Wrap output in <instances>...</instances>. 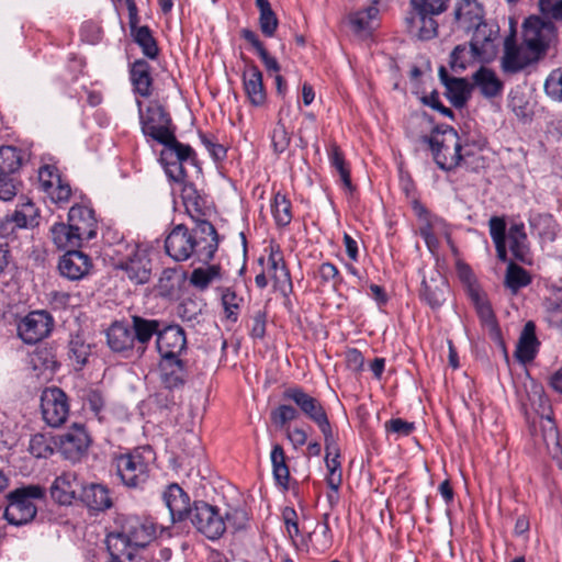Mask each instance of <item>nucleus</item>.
Masks as SVG:
<instances>
[{"label": "nucleus", "mask_w": 562, "mask_h": 562, "mask_svg": "<svg viewBox=\"0 0 562 562\" xmlns=\"http://www.w3.org/2000/svg\"><path fill=\"white\" fill-rule=\"evenodd\" d=\"M544 90L553 100H562V69L551 71L544 82Z\"/></svg>", "instance_id": "680f3d73"}, {"label": "nucleus", "mask_w": 562, "mask_h": 562, "mask_svg": "<svg viewBox=\"0 0 562 562\" xmlns=\"http://www.w3.org/2000/svg\"><path fill=\"white\" fill-rule=\"evenodd\" d=\"M136 346V353L140 357L144 355L147 348V344L153 338L154 335L158 336L159 330V322L156 319H145L140 316L134 315L132 316V326H131Z\"/></svg>", "instance_id": "cd10ccee"}, {"label": "nucleus", "mask_w": 562, "mask_h": 562, "mask_svg": "<svg viewBox=\"0 0 562 562\" xmlns=\"http://www.w3.org/2000/svg\"><path fill=\"white\" fill-rule=\"evenodd\" d=\"M558 30L552 21L531 15L521 25V43L540 60L557 41Z\"/></svg>", "instance_id": "39448f33"}, {"label": "nucleus", "mask_w": 562, "mask_h": 562, "mask_svg": "<svg viewBox=\"0 0 562 562\" xmlns=\"http://www.w3.org/2000/svg\"><path fill=\"white\" fill-rule=\"evenodd\" d=\"M456 270H457V276H458L459 280L467 288L469 295H471L473 292L480 291V289L476 284V278L469 265H467L461 259H457L456 260Z\"/></svg>", "instance_id": "4d7b16f0"}, {"label": "nucleus", "mask_w": 562, "mask_h": 562, "mask_svg": "<svg viewBox=\"0 0 562 562\" xmlns=\"http://www.w3.org/2000/svg\"><path fill=\"white\" fill-rule=\"evenodd\" d=\"M473 82L480 92L487 99L499 95L503 91L504 85L498 79L496 74L486 67H481L473 74Z\"/></svg>", "instance_id": "c756f323"}, {"label": "nucleus", "mask_w": 562, "mask_h": 562, "mask_svg": "<svg viewBox=\"0 0 562 562\" xmlns=\"http://www.w3.org/2000/svg\"><path fill=\"white\" fill-rule=\"evenodd\" d=\"M55 441L44 434H35L30 440L29 450L36 458H48L54 452Z\"/></svg>", "instance_id": "8fccbe9b"}, {"label": "nucleus", "mask_w": 562, "mask_h": 562, "mask_svg": "<svg viewBox=\"0 0 562 562\" xmlns=\"http://www.w3.org/2000/svg\"><path fill=\"white\" fill-rule=\"evenodd\" d=\"M471 31H473V34L470 41V47L473 56L480 61H492L497 55L499 38L498 24L483 20Z\"/></svg>", "instance_id": "6e6552de"}, {"label": "nucleus", "mask_w": 562, "mask_h": 562, "mask_svg": "<svg viewBox=\"0 0 562 562\" xmlns=\"http://www.w3.org/2000/svg\"><path fill=\"white\" fill-rule=\"evenodd\" d=\"M327 151L330 166L334 167L339 173L344 188L351 192L353 190V186L351 182L350 170L346 164L344 153L336 143H331Z\"/></svg>", "instance_id": "4c0bfd02"}, {"label": "nucleus", "mask_w": 562, "mask_h": 562, "mask_svg": "<svg viewBox=\"0 0 562 562\" xmlns=\"http://www.w3.org/2000/svg\"><path fill=\"white\" fill-rule=\"evenodd\" d=\"M166 148L161 151L160 160L165 161L166 157L175 155L177 161H188L194 158V150L190 145L182 144L177 140L175 133L171 134L170 139L165 143H160Z\"/></svg>", "instance_id": "79ce46f5"}, {"label": "nucleus", "mask_w": 562, "mask_h": 562, "mask_svg": "<svg viewBox=\"0 0 562 562\" xmlns=\"http://www.w3.org/2000/svg\"><path fill=\"white\" fill-rule=\"evenodd\" d=\"M472 58L476 59L471 49L469 50L465 45H458L450 54L449 65L453 71L459 72L467 68Z\"/></svg>", "instance_id": "13d9d810"}, {"label": "nucleus", "mask_w": 562, "mask_h": 562, "mask_svg": "<svg viewBox=\"0 0 562 562\" xmlns=\"http://www.w3.org/2000/svg\"><path fill=\"white\" fill-rule=\"evenodd\" d=\"M271 212L278 226H286L292 221V205L290 200L278 192L271 204Z\"/></svg>", "instance_id": "49530a36"}, {"label": "nucleus", "mask_w": 562, "mask_h": 562, "mask_svg": "<svg viewBox=\"0 0 562 562\" xmlns=\"http://www.w3.org/2000/svg\"><path fill=\"white\" fill-rule=\"evenodd\" d=\"M297 416L299 412L293 406L285 404L278 406L271 412V420L280 427L296 419Z\"/></svg>", "instance_id": "69168bd1"}, {"label": "nucleus", "mask_w": 562, "mask_h": 562, "mask_svg": "<svg viewBox=\"0 0 562 562\" xmlns=\"http://www.w3.org/2000/svg\"><path fill=\"white\" fill-rule=\"evenodd\" d=\"M532 234H535L539 241L549 244L554 241L557 236V223L551 215L539 214L530 221Z\"/></svg>", "instance_id": "f704fd0d"}, {"label": "nucleus", "mask_w": 562, "mask_h": 562, "mask_svg": "<svg viewBox=\"0 0 562 562\" xmlns=\"http://www.w3.org/2000/svg\"><path fill=\"white\" fill-rule=\"evenodd\" d=\"M162 499L169 509L172 522L183 521L191 516L190 497L178 484H170L162 493Z\"/></svg>", "instance_id": "6ab92c4d"}, {"label": "nucleus", "mask_w": 562, "mask_h": 562, "mask_svg": "<svg viewBox=\"0 0 562 562\" xmlns=\"http://www.w3.org/2000/svg\"><path fill=\"white\" fill-rule=\"evenodd\" d=\"M426 114L415 115L408 120L406 133L414 140L429 144L437 166L446 171L457 168L462 160L460 138L453 127L447 126L442 131L436 128L437 135L429 137L423 126L428 124Z\"/></svg>", "instance_id": "f03ea898"}, {"label": "nucleus", "mask_w": 562, "mask_h": 562, "mask_svg": "<svg viewBox=\"0 0 562 562\" xmlns=\"http://www.w3.org/2000/svg\"><path fill=\"white\" fill-rule=\"evenodd\" d=\"M378 7L370 4L364 9L350 13L349 23L355 33L367 36L378 26Z\"/></svg>", "instance_id": "c85d7f7f"}, {"label": "nucleus", "mask_w": 562, "mask_h": 562, "mask_svg": "<svg viewBox=\"0 0 562 562\" xmlns=\"http://www.w3.org/2000/svg\"><path fill=\"white\" fill-rule=\"evenodd\" d=\"M192 237L187 226L179 224L167 235L165 246H191Z\"/></svg>", "instance_id": "bf43d9fd"}, {"label": "nucleus", "mask_w": 562, "mask_h": 562, "mask_svg": "<svg viewBox=\"0 0 562 562\" xmlns=\"http://www.w3.org/2000/svg\"><path fill=\"white\" fill-rule=\"evenodd\" d=\"M90 345L87 344L81 337H72L69 341V358L76 362L79 367L86 364L88 357L90 356Z\"/></svg>", "instance_id": "864d4df0"}, {"label": "nucleus", "mask_w": 562, "mask_h": 562, "mask_svg": "<svg viewBox=\"0 0 562 562\" xmlns=\"http://www.w3.org/2000/svg\"><path fill=\"white\" fill-rule=\"evenodd\" d=\"M471 301L473 302L476 313L483 324L488 326L491 329L496 328V321L493 313V310L490 303L485 300L484 295L481 292H473L469 295Z\"/></svg>", "instance_id": "de8ad7c7"}, {"label": "nucleus", "mask_w": 562, "mask_h": 562, "mask_svg": "<svg viewBox=\"0 0 562 562\" xmlns=\"http://www.w3.org/2000/svg\"><path fill=\"white\" fill-rule=\"evenodd\" d=\"M540 342L536 337V325L529 321L525 324L515 351L517 360L521 363L530 362L535 359Z\"/></svg>", "instance_id": "bb28decb"}, {"label": "nucleus", "mask_w": 562, "mask_h": 562, "mask_svg": "<svg viewBox=\"0 0 562 562\" xmlns=\"http://www.w3.org/2000/svg\"><path fill=\"white\" fill-rule=\"evenodd\" d=\"M270 460L272 463V473L276 482L283 488H288L290 480V470L286 464V457L283 448L280 445H274Z\"/></svg>", "instance_id": "e433bc0d"}, {"label": "nucleus", "mask_w": 562, "mask_h": 562, "mask_svg": "<svg viewBox=\"0 0 562 562\" xmlns=\"http://www.w3.org/2000/svg\"><path fill=\"white\" fill-rule=\"evenodd\" d=\"M181 196L187 211L192 217V213L201 214L203 201L193 184L184 183Z\"/></svg>", "instance_id": "6e6d98bb"}, {"label": "nucleus", "mask_w": 562, "mask_h": 562, "mask_svg": "<svg viewBox=\"0 0 562 562\" xmlns=\"http://www.w3.org/2000/svg\"><path fill=\"white\" fill-rule=\"evenodd\" d=\"M412 207L418 218V229L426 246L451 244L450 233L442 220L431 215L418 200H413Z\"/></svg>", "instance_id": "f8f14e48"}, {"label": "nucleus", "mask_w": 562, "mask_h": 562, "mask_svg": "<svg viewBox=\"0 0 562 562\" xmlns=\"http://www.w3.org/2000/svg\"><path fill=\"white\" fill-rule=\"evenodd\" d=\"M192 243L191 246H218L222 238L217 234L215 227L205 220H196L195 226L191 232Z\"/></svg>", "instance_id": "c9c22d12"}, {"label": "nucleus", "mask_w": 562, "mask_h": 562, "mask_svg": "<svg viewBox=\"0 0 562 562\" xmlns=\"http://www.w3.org/2000/svg\"><path fill=\"white\" fill-rule=\"evenodd\" d=\"M439 13L416 12L411 20V32H414L419 40L428 41L437 36L438 23L434 15Z\"/></svg>", "instance_id": "473e14b6"}, {"label": "nucleus", "mask_w": 562, "mask_h": 562, "mask_svg": "<svg viewBox=\"0 0 562 562\" xmlns=\"http://www.w3.org/2000/svg\"><path fill=\"white\" fill-rule=\"evenodd\" d=\"M78 485L75 473L64 472L54 480L50 486V496L60 505H70L76 497Z\"/></svg>", "instance_id": "a878e982"}, {"label": "nucleus", "mask_w": 562, "mask_h": 562, "mask_svg": "<svg viewBox=\"0 0 562 562\" xmlns=\"http://www.w3.org/2000/svg\"><path fill=\"white\" fill-rule=\"evenodd\" d=\"M283 397L295 403L300 411L318 426L324 435V441L329 449L334 443V434L321 402L297 386L286 389L283 393Z\"/></svg>", "instance_id": "0eeeda50"}, {"label": "nucleus", "mask_w": 562, "mask_h": 562, "mask_svg": "<svg viewBox=\"0 0 562 562\" xmlns=\"http://www.w3.org/2000/svg\"><path fill=\"white\" fill-rule=\"evenodd\" d=\"M68 222L79 244L89 241L97 235L94 213L91 209L75 205L69 210Z\"/></svg>", "instance_id": "f3484780"}, {"label": "nucleus", "mask_w": 562, "mask_h": 562, "mask_svg": "<svg viewBox=\"0 0 562 562\" xmlns=\"http://www.w3.org/2000/svg\"><path fill=\"white\" fill-rule=\"evenodd\" d=\"M439 78L446 88V97L458 109L463 108L470 98L471 87L465 78L449 76L447 69L439 68Z\"/></svg>", "instance_id": "5701e85b"}, {"label": "nucleus", "mask_w": 562, "mask_h": 562, "mask_svg": "<svg viewBox=\"0 0 562 562\" xmlns=\"http://www.w3.org/2000/svg\"><path fill=\"white\" fill-rule=\"evenodd\" d=\"M241 302L243 299L238 297L233 290L227 288L223 291L222 305L227 321L235 323L238 319Z\"/></svg>", "instance_id": "603ef678"}, {"label": "nucleus", "mask_w": 562, "mask_h": 562, "mask_svg": "<svg viewBox=\"0 0 562 562\" xmlns=\"http://www.w3.org/2000/svg\"><path fill=\"white\" fill-rule=\"evenodd\" d=\"M136 103L143 134L159 144L168 142L176 127L166 109L158 102H150L146 110H143L142 101L137 100Z\"/></svg>", "instance_id": "423d86ee"}, {"label": "nucleus", "mask_w": 562, "mask_h": 562, "mask_svg": "<svg viewBox=\"0 0 562 562\" xmlns=\"http://www.w3.org/2000/svg\"><path fill=\"white\" fill-rule=\"evenodd\" d=\"M449 294L447 279L438 271H435L428 279H424L420 289V297L431 308L441 306Z\"/></svg>", "instance_id": "4be33fe9"}, {"label": "nucleus", "mask_w": 562, "mask_h": 562, "mask_svg": "<svg viewBox=\"0 0 562 562\" xmlns=\"http://www.w3.org/2000/svg\"><path fill=\"white\" fill-rule=\"evenodd\" d=\"M453 13L458 27L467 32L484 20L483 7L476 0H459Z\"/></svg>", "instance_id": "393cba45"}, {"label": "nucleus", "mask_w": 562, "mask_h": 562, "mask_svg": "<svg viewBox=\"0 0 562 562\" xmlns=\"http://www.w3.org/2000/svg\"><path fill=\"white\" fill-rule=\"evenodd\" d=\"M538 5L544 18L562 22V0H538Z\"/></svg>", "instance_id": "e2e57ef3"}, {"label": "nucleus", "mask_w": 562, "mask_h": 562, "mask_svg": "<svg viewBox=\"0 0 562 562\" xmlns=\"http://www.w3.org/2000/svg\"><path fill=\"white\" fill-rule=\"evenodd\" d=\"M285 109H280L278 113V122L270 133L271 146L273 153L277 155L283 154L290 146L291 134L288 132L283 122V114Z\"/></svg>", "instance_id": "ea45409f"}, {"label": "nucleus", "mask_w": 562, "mask_h": 562, "mask_svg": "<svg viewBox=\"0 0 562 562\" xmlns=\"http://www.w3.org/2000/svg\"><path fill=\"white\" fill-rule=\"evenodd\" d=\"M135 43L142 48L143 54L150 58H157L159 48L150 29L147 25L140 26L132 33Z\"/></svg>", "instance_id": "c03bdc74"}, {"label": "nucleus", "mask_w": 562, "mask_h": 562, "mask_svg": "<svg viewBox=\"0 0 562 562\" xmlns=\"http://www.w3.org/2000/svg\"><path fill=\"white\" fill-rule=\"evenodd\" d=\"M23 153L13 146L0 147V175H15L23 164Z\"/></svg>", "instance_id": "58836bf2"}, {"label": "nucleus", "mask_w": 562, "mask_h": 562, "mask_svg": "<svg viewBox=\"0 0 562 562\" xmlns=\"http://www.w3.org/2000/svg\"><path fill=\"white\" fill-rule=\"evenodd\" d=\"M249 335L254 340H262L267 329V313L263 310L255 311L247 324Z\"/></svg>", "instance_id": "5fc2aeb1"}, {"label": "nucleus", "mask_w": 562, "mask_h": 562, "mask_svg": "<svg viewBox=\"0 0 562 562\" xmlns=\"http://www.w3.org/2000/svg\"><path fill=\"white\" fill-rule=\"evenodd\" d=\"M30 364L37 375L47 378L55 372L57 360L52 349L43 347L31 353Z\"/></svg>", "instance_id": "2f4dec72"}, {"label": "nucleus", "mask_w": 562, "mask_h": 562, "mask_svg": "<svg viewBox=\"0 0 562 562\" xmlns=\"http://www.w3.org/2000/svg\"><path fill=\"white\" fill-rule=\"evenodd\" d=\"M539 60V58L530 54V50L522 43H517L514 30L505 37L503 56L501 58V69L505 75L519 74Z\"/></svg>", "instance_id": "9d476101"}, {"label": "nucleus", "mask_w": 562, "mask_h": 562, "mask_svg": "<svg viewBox=\"0 0 562 562\" xmlns=\"http://www.w3.org/2000/svg\"><path fill=\"white\" fill-rule=\"evenodd\" d=\"M106 342L113 352L130 357L135 347L131 326L123 322H114L106 330Z\"/></svg>", "instance_id": "412c9836"}, {"label": "nucleus", "mask_w": 562, "mask_h": 562, "mask_svg": "<svg viewBox=\"0 0 562 562\" xmlns=\"http://www.w3.org/2000/svg\"><path fill=\"white\" fill-rule=\"evenodd\" d=\"M50 235L55 246H81L69 224L55 223L50 227Z\"/></svg>", "instance_id": "09e8293b"}, {"label": "nucleus", "mask_w": 562, "mask_h": 562, "mask_svg": "<svg viewBox=\"0 0 562 562\" xmlns=\"http://www.w3.org/2000/svg\"><path fill=\"white\" fill-rule=\"evenodd\" d=\"M220 277V268L217 266H209L207 268H196L192 271L190 282L193 286L205 290L211 282Z\"/></svg>", "instance_id": "3c124183"}, {"label": "nucleus", "mask_w": 562, "mask_h": 562, "mask_svg": "<svg viewBox=\"0 0 562 562\" xmlns=\"http://www.w3.org/2000/svg\"><path fill=\"white\" fill-rule=\"evenodd\" d=\"M161 162L164 164L166 175L171 181L177 183L184 182L187 178V171L183 167V162L177 160H169L168 157H166V160Z\"/></svg>", "instance_id": "774afa93"}, {"label": "nucleus", "mask_w": 562, "mask_h": 562, "mask_svg": "<svg viewBox=\"0 0 562 562\" xmlns=\"http://www.w3.org/2000/svg\"><path fill=\"white\" fill-rule=\"evenodd\" d=\"M256 5L260 12L259 25L262 34L267 37H272L277 31L279 21L271 9L269 0H256Z\"/></svg>", "instance_id": "37998d69"}, {"label": "nucleus", "mask_w": 562, "mask_h": 562, "mask_svg": "<svg viewBox=\"0 0 562 562\" xmlns=\"http://www.w3.org/2000/svg\"><path fill=\"white\" fill-rule=\"evenodd\" d=\"M161 381L168 389H177L184 383V363L179 360V363H167L160 361Z\"/></svg>", "instance_id": "a19ab883"}, {"label": "nucleus", "mask_w": 562, "mask_h": 562, "mask_svg": "<svg viewBox=\"0 0 562 562\" xmlns=\"http://www.w3.org/2000/svg\"><path fill=\"white\" fill-rule=\"evenodd\" d=\"M190 518L198 531L211 540L218 539L225 532V518L217 507L205 502H194Z\"/></svg>", "instance_id": "9b49d317"}, {"label": "nucleus", "mask_w": 562, "mask_h": 562, "mask_svg": "<svg viewBox=\"0 0 562 562\" xmlns=\"http://www.w3.org/2000/svg\"><path fill=\"white\" fill-rule=\"evenodd\" d=\"M83 499L93 510H105L112 506L109 490L101 484H91L83 490Z\"/></svg>", "instance_id": "72a5a7b5"}, {"label": "nucleus", "mask_w": 562, "mask_h": 562, "mask_svg": "<svg viewBox=\"0 0 562 562\" xmlns=\"http://www.w3.org/2000/svg\"><path fill=\"white\" fill-rule=\"evenodd\" d=\"M156 347L161 361L179 363L180 356L187 349L184 330L179 325L167 326L158 333Z\"/></svg>", "instance_id": "4468645a"}, {"label": "nucleus", "mask_w": 562, "mask_h": 562, "mask_svg": "<svg viewBox=\"0 0 562 562\" xmlns=\"http://www.w3.org/2000/svg\"><path fill=\"white\" fill-rule=\"evenodd\" d=\"M20 181L15 175H0V200L11 201L18 194Z\"/></svg>", "instance_id": "052dcab7"}, {"label": "nucleus", "mask_w": 562, "mask_h": 562, "mask_svg": "<svg viewBox=\"0 0 562 562\" xmlns=\"http://www.w3.org/2000/svg\"><path fill=\"white\" fill-rule=\"evenodd\" d=\"M41 408L44 420L52 427H59L69 414L67 395L58 387L46 389L41 396Z\"/></svg>", "instance_id": "2eb2a0df"}, {"label": "nucleus", "mask_w": 562, "mask_h": 562, "mask_svg": "<svg viewBox=\"0 0 562 562\" xmlns=\"http://www.w3.org/2000/svg\"><path fill=\"white\" fill-rule=\"evenodd\" d=\"M120 268L123 269L128 279L136 284L147 283L150 279V260L145 249L137 248L133 250V254L130 255L125 261L120 263Z\"/></svg>", "instance_id": "aec40b11"}, {"label": "nucleus", "mask_w": 562, "mask_h": 562, "mask_svg": "<svg viewBox=\"0 0 562 562\" xmlns=\"http://www.w3.org/2000/svg\"><path fill=\"white\" fill-rule=\"evenodd\" d=\"M243 86L252 105L261 106L266 103L267 93L262 82V72L254 63L248 64L243 72Z\"/></svg>", "instance_id": "b1692460"}, {"label": "nucleus", "mask_w": 562, "mask_h": 562, "mask_svg": "<svg viewBox=\"0 0 562 562\" xmlns=\"http://www.w3.org/2000/svg\"><path fill=\"white\" fill-rule=\"evenodd\" d=\"M54 443L66 459L78 461L87 451L90 439L86 429L75 424L68 431L59 435Z\"/></svg>", "instance_id": "dca6fc26"}, {"label": "nucleus", "mask_w": 562, "mask_h": 562, "mask_svg": "<svg viewBox=\"0 0 562 562\" xmlns=\"http://www.w3.org/2000/svg\"><path fill=\"white\" fill-rule=\"evenodd\" d=\"M119 522L105 540L110 562H143L140 550L155 538L154 525L137 517H122Z\"/></svg>", "instance_id": "f257e3e1"}, {"label": "nucleus", "mask_w": 562, "mask_h": 562, "mask_svg": "<svg viewBox=\"0 0 562 562\" xmlns=\"http://www.w3.org/2000/svg\"><path fill=\"white\" fill-rule=\"evenodd\" d=\"M201 142L215 161H222L226 158L227 150L224 145L216 142L214 136L201 134Z\"/></svg>", "instance_id": "338daca9"}, {"label": "nucleus", "mask_w": 562, "mask_h": 562, "mask_svg": "<svg viewBox=\"0 0 562 562\" xmlns=\"http://www.w3.org/2000/svg\"><path fill=\"white\" fill-rule=\"evenodd\" d=\"M490 235L494 246H522L527 240L526 227L518 216H512L508 221L505 216H492L488 220Z\"/></svg>", "instance_id": "1a4fd4ad"}, {"label": "nucleus", "mask_w": 562, "mask_h": 562, "mask_svg": "<svg viewBox=\"0 0 562 562\" xmlns=\"http://www.w3.org/2000/svg\"><path fill=\"white\" fill-rule=\"evenodd\" d=\"M130 72L134 91L142 97H149L153 86L150 65L144 59H137L132 64Z\"/></svg>", "instance_id": "7c9ffc66"}, {"label": "nucleus", "mask_w": 562, "mask_h": 562, "mask_svg": "<svg viewBox=\"0 0 562 562\" xmlns=\"http://www.w3.org/2000/svg\"><path fill=\"white\" fill-rule=\"evenodd\" d=\"M530 282L531 277L525 269L513 261L508 263L505 276V285L513 293H517L519 289L527 286Z\"/></svg>", "instance_id": "a18cd8bd"}, {"label": "nucleus", "mask_w": 562, "mask_h": 562, "mask_svg": "<svg viewBox=\"0 0 562 562\" xmlns=\"http://www.w3.org/2000/svg\"><path fill=\"white\" fill-rule=\"evenodd\" d=\"M45 193L52 199L55 203H65L71 196V188L69 183L61 178L58 182L53 183V187L49 190H44Z\"/></svg>", "instance_id": "0e129e2a"}, {"label": "nucleus", "mask_w": 562, "mask_h": 562, "mask_svg": "<svg viewBox=\"0 0 562 562\" xmlns=\"http://www.w3.org/2000/svg\"><path fill=\"white\" fill-rule=\"evenodd\" d=\"M53 317L45 311H34L18 322V335L25 344H36L48 336Z\"/></svg>", "instance_id": "ddd939ff"}, {"label": "nucleus", "mask_w": 562, "mask_h": 562, "mask_svg": "<svg viewBox=\"0 0 562 562\" xmlns=\"http://www.w3.org/2000/svg\"><path fill=\"white\" fill-rule=\"evenodd\" d=\"M92 268L90 257L79 249L68 250L60 259L58 269L61 276L69 280H79L87 276Z\"/></svg>", "instance_id": "a211bd4d"}, {"label": "nucleus", "mask_w": 562, "mask_h": 562, "mask_svg": "<svg viewBox=\"0 0 562 562\" xmlns=\"http://www.w3.org/2000/svg\"><path fill=\"white\" fill-rule=\"evenodd\" d=\"M150 447H143L114 458L116 475L127 487H140L149 479L150 464L155 457Z\"/></svg>", "instance_id": "7ed1b4c3"}, {"label": "nucleus", "mask_w": 562, "mask_h": 562, "mask_svg": "<svg viewBox=\"0 0 562 562\" xmlns=\"http://www.w3.org/2000/svg\"><path fill=\"white\" fill-rule=\"evenodd\" d=\"M44 496L45 490L40 485H26L15 488L8 495L4 518L14 526L31 522L37 513L35 501H41Z\"/></svg>", "instance_id": "20e7f679"}]
</instances>
